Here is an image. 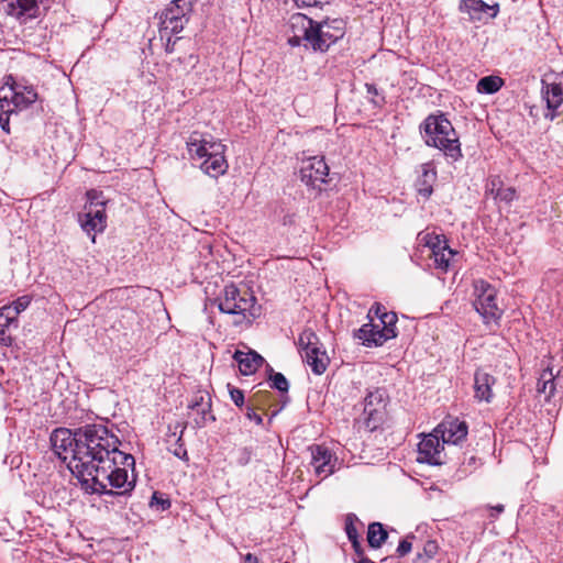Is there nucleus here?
Wrapping results in <instances>:
<instances>
[{
    "label": "nucleus",
    "instance_id": "1",
    "mask_svg": "<svg viewBox=\"0 0 563 563\" xmlns=\"http://www.w3.org/2000/svg\"><path fill=\"white\" fill-rule=\"evenodd\" d=\"M77 455L68 468L86 492L111 496H128L135 487L129 478L134 457L119 450L120 441L106 426L87 424L77 429Z\"/></svg>",
    "mask_w": 563,
    "mask_h": 563
},
{
    "label": "nucleus",
    "instance_id": "2",
    "mask_svg": "<svg viewBox=\"0 0 563 563\" xmlns=\"http://www.w3.org/2000/svg\"><path fill=\"white\" fill-rule=\"evenodd\" d=\"M428 146L442 151L445 156L457 161L462 157L459 135L452 123L443 115H428L420 126Z\"/></svg>",
    "mask_w": 563,
    "mask_h": 563
},
{
    "label": "nucleus",
    "instance_id": "3",
    "mask_svg": "<svg viewBox=\"0 0 563 563\" xmlns=\"http://www.w3.org/2000/svg\"><path fill=\"white\" fill-rule=\"evenodd\" d=\"M12 82H7L0 88V126L10 132V115L29 108L37 100V92L32 86L16 84L11 77Z\"/></svg>",
    "mask_w": 563,
    "mask_h": 563
},
{
    "label": "nucleus",
    "instance_id": "4",
    "mask_svg": "<svg viewBox=\"0 0 563 563\" xmlns=\"http://www.w3.org/2000/svg\"><path fill=\"white\" fill-rule=\"evenodd\" d=\"M221 312L255 318L258 308L255 307L256 298L249 289H240L234 284L227 285L216 299Z\"/></svg>",
    "mask_w": 563,
    "mask_h": 563
},
{
    "label": "nucleus",
    "instance_id": "5",
    "mask_svg": "<svg viewBox=\"0 0 563 563\" xmlns=\"http://www.w3.org/2000/svg\"><path fill=\"white\" fill-rule=\"evenodd\" d=\"M388 395L383 388L369 390L363 402V411L357 422L362 423L367 431L376 430L385 420Z\"/></svg>",
    "mask_w": 563,
    "mask_h": 563
},
{
    "label": "nucleus",
    "instance_id": "6",
    "mask_svg": "<svg viewBox=\"0 0 563 563\" xmlns=\"http://www.w3.org/2000/svg\"><path fill=\"white\" fill-rule=\"evenodd\" d=\"M192 10V0H174L163 10L159 15V34H177L183 31L185 24L189 21V14Z\"/></svg>",
    "mask_w": 563,
    "mask_h": 563
},
{
    "label": "nucleus",
    "instance_id": "7",
    "mask_svg": "<svg viewBox=\"0 0 563 563\" xmlns=\"http://www.w3.org/2000/svg\"><path fill=\"white\" fill-rule=\"evenodd\" d=\"M474 301L475 310L483 317L485 322L500 319L503 310L497 305V291L494 286L484 279L474 280Z\"/></svg>",
    "mask_w": 563,
    "mask_h": 563
},
{
    "label": "nucleus",
    "instance_id": "8",
    "mask_svg": "<svg viewBox=\"0 0 563 563\" xmlns=\"http://www.w3.org/2000/svg\"><path fill=\"white\" fill-rule=\"evenodd\" d=\"M417 239L420 245L429 249V256L433 261V266L442 273H446L451 260L454 257L456 252L448 245L444 235L431 232H420Z\"/></svg>",
    "mask_w": 563,
    "mask_h": 563
},
{
    "label": "nucleus",
    "instance_id": "9",
    "mask_svg": "<svg viewBox=\"0 0 563 563\" xmlns=\"http://www.w3.org/2000/svg\"><path fill=\"white\" fill-rule=\"evenodd\" d=\"M298 345L311 371L317 375L324 373L329 364V357L325 351L320 349L317 334L311 330L302 331L298 338Z\"/></svg>",
    "mask_w": 563,
    "mask_h": 563
},
{
    "label": "nucleus",
    "instance_id": "10",
    "mask_svg": "<svg viewBox=\"0 0 563 563\" xmlns=\"http://www.w3.org/2000/svg\"><path fill=\"white\" fill-rule=\"evenodd\" d=\"M345 27L342 20H327L316 22L312 31L311 48L325 52L328 48L344 36Z\"/></svg>",
    "mask_w": 563,
    "mask_h": 563
},
{
    "label": "nucleus",
    "instance_id": "11",
    "mask_svg": "<svg viewBox=\"0 0 563 563\" xmlns=\"http://www.w3.org/2000/svg\"><path fill=\"white\" fill-rule=\"evenodd\" d=\"M299 174L306 186L321 191L328 181L329 166L322 156L307 157L301 161Z\"/></svg>",
    "mask_w": 563,
    "mask_h": 563
},
{
    "label": "nucleus",
    "instance_id": "12",
    "mask_svg": "<svg viewBox=\"0 0 563 563\" xmlns=\"http://www.w3.org/2000/svg\"><path fill=\"white\" fill-rule=\"evenodd\" d=\"M542 98L547 103L544 118L553 121L562 112L560 108L563 106V71L555 74L552 80H542Z\"/></svg>",
    "mask_w": 563,
    "mask_h": 563
},
{
    "label": "nucleus",
    "instance_id": "13",
    "mask_svg": "<svg viewBox=\"0 0 563 563\" xmlns=\"http://www.w3.org/2000/svg\"><path fill=\"white\" fill-rule=\"evenodd\" d=\"M314 21L305 14H292L289 20L288 44L292 47H311Z\"/></svg>",
    "mask_w": 563,
    "mask_h": 563
},
{
    "label": "nucleus",
    "instance_id": "14",
    "mask_svg": "<svg viewBox=\"0 0 563 563\" xmlns=\"http://www.w3.org/2000/svg\"><path fill=\"white\" fill-rule=\"evenodd\" d=\"M77 429L73 432L67 428H57L51 434V444L55 454L67 462L77 455Z\"/></svg>",
    "mask_w": 563,
    "mask_h": 563
},
{
    "label": "nucleus",
    "instance_id": "15",
    "mask_svg": "<svg viewBox=\"0 0 563 563\" xmlns=\"http://www.w3.org/2000/svg\"><path fill=\"white\" fill-rule=\"evenodd\" d=\"M443 442H440V437L433 431L426 435L418 444V457L420 463H429L431 465H441L444 463Z\"/></svg>",
    "mask_w": 563,
    "mask_h": 563
},
{
    "label": "nucleus",
    "instance_id": "16",
    "mask_svg": "<svg viewBox=\"0 0 563 563\" xmlns=\"http://www.w3.org/2000/svg\"><path fill=\"white\" fill-rule=\"evenodd\" d=\"M78 222L84 232L96 241V233H101L107 228V214L103 208L84 207V211L78 214Z\"/></svg>",
    "mask_w": 563,
    "mask_h": 563
},
{
    "label": "nucleus",
    "instance_id": "17",
    "mask_svg": "<svg viewBox=\"0 0 563 563\" xmlns=\"http://www.w3.org/2000/svg\"><path fill=\"white\" fill-rule=\"evenodd\" d=\"M51 0H10L4 5L8 15L25 21L36 18L40 7L48 9Z\"/></svg>",
    "mask_w": 563,
    "mask_h": 563
},
{
    "label": "nucleus",
    "instance_id": "18",
    "mask_svg": "<svg viewBox=\"0 0 563 563\" xmlns=\"http://www.w3.org/2000/svg\"><path fill=\"white\" fill-rule=\"evenodd\" d=\"M368 317L374 316L378 319L380 324V334L378 335V342H386L398 335L397 331V314L393 311H386L385 307L378 302L374 303L368 311Z\"/></svg>",
    "mask_w": 563,
    "mask_h": 563
},
{
    "label": "nucleus",
    "instance_id": "19",
    "mask_svg": "<svg viewBox=\"0 0 563 563\" xmlns=\"http://www.w3.org/2000/svg\"><path fill=\"white\" fill-rule=\"evenodd\" d=\"M311 453V465L313 466L316 475L321 478H327L334 473L338 459L324 445H311L309 448Z\"/></svg>",
    "mask_w": 563,
    "mask_h": 563
},
{
    "label": "nucleus",
    "instance_id": "20",
    "mask_svg": "<svg viewBox=\"0 0 563 563\" xmlns=\"http://www.w3.org/2000/svg\"><path fill=\"white\" fill-rule=\"evenodd\" d=\"M434 432L442 439L443 443L457 444L467 435V424L457 418L446 417Z\"/></svg>",
    "mask_w": 563,
    "mask_h": 563
},
{
    "label": "nucleus",
    "instance_id": "21",
    "mask_svg": "<svg viewBox=\"0 0 563 563\" xmlns=\"http://www.w3.org/2000/svg\"><path fill=\"white\" fill-rule=\"evenodd\" d=\"M213 144H221L212 135L192 132L187 141V150L192 159H206L211 154L210 146Z\"/></svg>",
    "mask_w": 563,
    "mask_h": 563
},
{
    "label": "nucleus",
    "instance_id": "22",
    "mask_svg": "<svg viewBox=\"0 0 563 563\" xmlns=\"http://www.w3.org/2000/svg\"><path fill=\"white\" fill-rule=\"evenodd\" d=\"M211 154L201 163L203 173L211 177L223 175L228 169V163L224 158L225 146L221 144H213L210 146Z\"/></svg>",
    "mask_w": 563,
    "mask_h": 563
},
{
    "label": "nucleus",
    "instance_id": "23",
    "mask_svg": "<svg viewBox=\"0 0 563 563\" xmlns=\"http://www.w3.org/2000/svg\"><path fill=\"white\" fill-rule=\"evenodd\" d=\"M496 378L489 373L477 369L474 374V397L478 401L490 402L494 398L493 386Z\"/></svg>",
    "mask_w": 563,
    "mask_h": 563
},
{
    "label": "nucleus",
    "instance_id": "24",
    "mask_svg": "<svg viewBox=\"0 0 563 563\" xmlns=\"http://www.w3.org/2000/svg\"><path fill=\"white\" fill-rule=\"evenodd\" d=\"M460 11L468 14L472 21H481L484 14L495 18L498 13V4L488 5L483 0H462Z\"/></svg>",
    "mask_w": 563,
    "mask_h": 563
},
{
    "label": "nucleus",
    "instance_id": "25",
    "mask_svg": "<svg viewBox=\"0 0 563 563\" xmlns=\"http://www.w3.org/2000/svg\"><path fill=\"white\" fill-rule=\"evenodd\" d=\"M233 358L238 362L241 374L245 376L254 374L265 362L255 351H235Z\"/></svg>",
    "mask_w": 563,
    "mask_h": 563
},
{
    "label": "nucleus",
    "instance_id": "26",
    "mask_svg": "<svg viewBox=\"0 0 563 563\" xmlns=\"http://www.w3.org/2000/svg\"><path fill=\"white\" fill-rule=\"evenodd\" d=\"M188 407L200 416L199 419H196L197 427L202 428L208 420H214V416L211 415V400L208 394L199 393Z\"/></svg>",
    "mask_w": 563,
    "mask_h": 563
},
{
    "label": "nucleus",
    "instance_id": "27",
    "mask_svg": "<svg viewBox=\"0 0 563 563\" xmlns=\"http://www.w3.org/2000/svg\"><path fill=\"white\" fill-rule=\"evenodd\" d=\"M369 322L363 324L358 330L355 331L354 336L358 339L362 344L366 346H379L385 342H378V335L380 334V324L374 323V316L368 317Z\"/></svg>",
    "mask_w": 563,
    "mask_h": 563
},
{
    "label": "nucleus",
    "instance_id": "28",
    "mask_svg": "<svg viewBox=\"0 0 563 563\" xmlns=\"http://www.w3.org/2000/svg\"><path fill=\"white\" fill-rule=\"evenodd\" d=\"M560 380L562 378L559 374L554 376L550 367L544 368L538 379V394H543L545 400H550L555 395Z\"/></svg>",
    "mask_w": 563,
    "mask_h": 563
},
{
    "label": "nucleus",
    "instance_id": "29",
    "mask_svg": "<svg viewBox=\"0 0 563 563\" xmlns=\"http://www.w3.org/2000/svg\"><path fill=\"white\" fill-rule=\"evenodd\" d=\"M421 176L418 179V192L429 198L433 191V184L437 179V170L432 162L421 165Z\"/></svg>",
    "mask_w": 563,
    "mask_h": 563
},
{
    "label": "nucleus",
    "instance_id": "30",
    "mask_svg": "<svg viewBox=\"0 0 563 563\" xmlns=\"http://www.w3.org/2000/svg\"><path fill=\"white\" fill-rule=\"evenodd\" d=\"M388 533L380 522H372L368 526L367 542L369 547L378 549L386 541Z\"/></svg>",
    "mask_w": 563,
    "mask_h": 563
},
{
    "label": "nucleus",
    "instance_id": "31",
    "mask_svg": "<svg viewBox=\"0 0 563 563\" xmlns=\"http://www.w3.org/2000/svg\"><path fill=\"white\" fill-rule=\"evenodd\" d=\"M504 85V80L498 76H486L478 80L477 82V91L479 93H495L497 92Z\"/></svg>",
    "mask_w": 563,
    "mask_h": 563
},
{
    "label": "nucleus",
    "instance_id": "32",
    "mask_svg": "<svg viewBox=\"0 0 563 563\" xmlns=\"http://www.w3.org/2000/svg\"><path fill=\"white\" fill-rule=\"evenodd\" d=\"M356 517L354 515H347L345 520V532L349 540L352 543L353 549L358 555L363 554V550L361 548V543L358 541V532L355 526Z\"/></svg>",
    "mask_w": 563,
    "mask_h": 563
},
{
    "label": "nucleus",
    "instance_id": "33",
    "mask_svg": "<svg viewBox=\"0 0 563 563\" xmlns=\"http://www.w3.org/2000/svg\"><path fill=\"white\" fill-rule=\"evenodd\" d=\"M12 324L18 327V316L10 307L3 306L0 308V331L9 329Z\"/></svg>",
    "mask_w": 563,
    "mask_h": 563
},
{
    "label": "nucleus",
    "instance_id": "34",
    "mask_svg": "<svg viewBox=\"0 0 563 563\" xmlns=\"http://www.w3.org/2000/svg\"><path fill=\"white\" fill-rule=\"evenodd\" d=\"M198 63V57L194 54H188L184 57H179L176 60H173L170 66L175 67V70H178V66L184 64V68L181 69V73L178 74L180 76L181 74L189 73L190 69L195 68L196 64Z\"/></svg>",
    "mask_w": 563,
    "mask_h": 563
},
{
    "label": "nucleus",
    "instance_id": "35",
    "mask_svg": "<svg viewBox=\"0 0 563 563\" xmlns=\"http://www.w3.org/2000/svg\"><path fill=\"white\" fill-rule=\"evenodd\" d=\"M84 207L103 208L106 209V200L101 191L91 189L87 191V202Z\"/></svg>",
    "mask_w": 563,
    "mask_h": 563
},
{
    "label": "nucleus",
    "instance_id": "36",
    "mask_svg": "<svg viewBox=\"0 0 563 563\" xmlns=\"http://www.w3.org/2000/svg\"><path fill=\"white\" fill-rule=\"evenodd\" d=\"M272 374L269 375V380L272 382L271 387L277 389L280 393H287L289 388V384L287 378L282 373H275L271 368Z\"/></svg>",
    "mask_w": 563,
    "mask_h": 563
},
{
    "label": "nucleus",
    "instance_id": "37",
    "mask_svg": "<svg viewBox=\"0 0 563 563\" xmlns=\"http://www.w3.org/2000/svg\"><path fill=\"white\" fill-rule=\"evenodd\" d=\"M438 550L439 547L437 542L433 540H429L424 543L422 552L418 553V560L429 561L435 556Z\"/></svg>",
    "mask_w": 563,
    "mask_h": 563
},
{
    "label": "nucleus",
    "instance_id": "38",
    "mask_svg": "<svg viewBox=\"0 0 563 563\" xmlns=\"http://www.w3.org/2000/svg\"><path fill=\"white\" fill-rule=\"evenodd\" d=\"M32 298L27 295L19 297L16 300H14L11 305H8L14 312H16V316H19L22 311H24L31 303Z\"/></svg>",
    "mask_w": 563,
    "mask_h": 563
},
{
    "label": "nucleus",
    "instance_id": "39",
    "mask_svg": "<svg viewBox=\"0 0 563 563\" xmlns=\"http://www.w3.org/2000/svg\"><path fill=\"white\" fill-rule=\"evenodd\" d=\"M516 197V190L512 187L496 189V200L511 202Z\"/></svg>",
    "mask_w": 563,
    "mask_h": 563
},
{
    "label": "nucleus",
    "instance_id": "40",
    "mask_svg": "<svg viewBox=\"0 0 563 563\" xmlns=\"http://www.w3.org/2000/svg\"><path fill=\"white\" fill-rule=\"evenodd\" d=\"M150 506L152 508L156 507V508H159L162 510H166V509H168L170 507V501L168 499H165L162 496H159L158 493H154L152 495V498H151V501H150Z\"/></svg>",
    "mask_w": 563,
    "mask_h": 563
},
{
    "label": "nucleus",
    "instance_id": "41",
    "mask_svg": "<svg viewBox=\"0 0 563 563\" xmlns=\"http://www.w3.org/2000/svg\"><path fill=\"white\" fill-rule=\"evenodd\" d=\"M503 187V181L499 177H490L486 184V194L496 200V189Z\"/></svg>",
    "mask_w": 563,
    "mask_h": 563
},
{
    "label": "nucleus",
    "instance_id": "42",
    "mask_svg": "<svg viewBox=\"0 0 563 563\" xmlns=\"http://www.w3.org/2000/svg\"><path fill=\"white\" fill-rule=\"evenodd\" d=\"M229 386V391H230V397H231V400L238 406V407H242L244 405V394H243V390L236 388V387H233L231 385H228Z\"/></svg>",
    "mask_w": 563,
    "mask_h": 563
},
{
    "label": "nucleus",
    "instance_id": "43",
    "mask_svg": "<svg viewBox=\"0 0 563 563\" xmlns=\"http://www.w3.org/2000/svg\"><path fill=\"white\" fill-rule=\"evenodd\" d=\"M269 398H272V394L262 390L256 391L253 396L254 404L260 407L265 406Z\"/></svg>",
    "mask_w": 563,
    "mask_h": 563
},
{
    "label": "nucleus",
    "instance_id": "44",
    "mask_svg": "<svg viewBox=\"0 0 563 563\" xmlns=\"http://www.w3.org/2000/svg\"><path fill=\"white\" fill-rule=\"evenodd\" d=\"M411 548H412V544L407 538L399 542L396 552H397L398 556H405L406 554H408L411 551Z\"/></svg>",
    "mask_w": 563,
    "mask_h": 563
},
{
    "label": "nucleus",
    "instance_id": "45",
    "mask_svg": "<svg viewBox=\"0 0 563 563\" xmlns=\"http://www.w3.org/2000/svg\"><path fill=\"white\" fill-rule=\"evenodd\" d=\"M246 417L250 420L255 421L256 424H262L263 418L261 415L256 413L253 408L249 407L246 411Z\"/></svg>",
    "mask_w": 563,
    "mask_h": 563
},
{
    "label": "nucleus",
    "instance_id": "46",
    "mask_svg": "<svg viewBox=\"0 0 563 563\" xmlns=\"http://www.w3.org/2000/svg\"><path fill=\"white\" fill-rule=\"evenodd\" d=\"M9 329H3V331H0V343H2L5 346L11 345L12 338L10 334H8Z\"/></svg>",
    "mask_w": 563,
    "mask_h": 563
},
{
    "label": "nucleus",
    "instance_id": "47",
    "mask_svg": "<svg viewBox=\"0 0 563 563\" xmlns=\"http://www.w3.org/2000/svg\"><path fill=\"white\" fill-rule=\"evenodd\" d=\"M298 7H312L317 4L316 0H296Z\"/></svg>",
    "mask_w": 563,
    "mask_h": 563
},
{
    "label": "nucleus",
    "instance_id": "48",
    "mask_svg": "<svg viewBox=\"0 0 563 563\" xmlns=\"http://www.w3.org/2000/svg\"><path fill=\"white\" fill-rule=\"evenodd\" d=\"M167 36V42H166V52L167 53H172L173 49H174V44H175V41L172 42L169 35H166Z\"/></svg>",
    "mask_w": 563,
    "mask_h": 563
},
{
    "label": "nucleus",
    "instance_id": "49",
    "mask_svg": "<svg viewBox=\"0 0 563 563\" xmlns=\"http://www.w3.org/2000/svg\"><path fill=\"white\" fill-rule=\"evenodd\" d=\"M366 89L369 95L376 96L378 93L377 88L372 84H366Z\"/></svg>",
    "mask_w": 563,
    "mask_h": 563
},
{
    "label": "nucleus",
    "instance_id": "50",
    "mask_svg": "<svg viewBox=\"0 0 563 563\" xmlns=\"http://www.w3.org/2000/svg\"><path fill=\"white\" fill-rule=\"evenodd\" d=\"M493 511L496 512V515H499L504 511V505L499 504L497 506H494V507H489Z\"/></svg>",
    "mask_w": 563,
    "mask_h": 563
},
{
    "label": "nucleus",
    "instance_id": "51",
    "mask_svg": "<svg viewBox=\"0 0 563 563\" xmlns=\"http://www.w3.org/2000/svg\"><path fill=\"white\" fill-rule=\"evenodd\" d=\"M245 561H247L250 563H257V559L255 556H253L252 554H247L245 556Z\"/></svg>",
    "mask_w": 563,
    "mask_h": 563
},
{
    "label": "nucleus",
    "instance_id": "52",
    "mask_svg": "<svg viewBox=\"0 0 563 563\" xmlns=\"http://www.w3.org/2000/svg\"><path fill=\"white\" fill-rule=\"evenodd\" d=\"M244 454H245V457L241 462L242 464H246L250 461V452L246 449H244Z\"/></svg>",
    "mask_w": 563,
    "mask_h": 563
},
{
    "label": "nucleus",
    "instance_id": "53",
    "mask_svg": "<svg viewBox=\"0 0 563 563\" xmlns=\"http://www.w3.org/2000/svg\"><path fill=\"white\" fill-rule=\"evenodd\" d=\"M284 224L291 223L292 222V216H286L284 217Z\"/></svg>",
    "mask_w": 563,
    "mask_h": 563
},
{
    "label": "nucleus",
    "instance_id": "54",
    "mask_svg": "<svg viewBox=\"0 0 563 563\" xmlns=\"http://www.w3.org/2000/svg\"><path fill=\"white\" fill-rule=\"evenodd\" d=\"M283 407H280L279 409H275L273 410L272 412V417H275L280 410H282Z\"/></svg>",
    "mask_w": 563,
    "mask_h": 563
},
{
    "label": "nucleus",
    "instance_id": "55",
    "mask_svg": "<svg viewBox=\"0 0 563 563\" xmlns=\"http://www.w3.org/2000/svg\"><path fill=\"white\" fill-rule=\"evenodd\" d=\"M180 453H181V450H178V452H175V454H176L177 456L181 457Z\"/></svg>",
    "mask_w": 563,
    "mask_h": 563
},
{
    "label": "nucleus",
    "instance_id": "56",
    "mask_svg": "<svg viewBox=\"0 0 563 563\" xmlns=\"http://www.w3.org/2000/svg\"><path fill=\"white\" fill-rule=\"evenodd\" d=\"M180 453H181V450H178V452H175V454H176L177 456L181 457Z\"/></svg>",
    "mask_w": 563,
    "mask_h": 563
}]
</instances>
